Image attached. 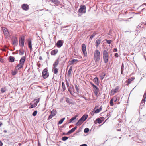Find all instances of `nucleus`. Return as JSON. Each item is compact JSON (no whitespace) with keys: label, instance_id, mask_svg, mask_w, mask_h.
<instances>
[{"label":"nucleus","instance_id":"obj_1","mask_svg":"<svg viewBox=\"0 0 146 146\" xmlns=\"http://www.w3.org/2000/svg\"><path fill=\"white\" fill-rule=\"evenodd\" d=\"M103 56L104 61L105 63L106 64L108 60V50H104L103 52Z\"/></svg>","mask_w":146,"mask_h":146},{"label":"nucleus","instance_id":"obj_2","mask_svg":"<svg viewBox=\"0 0 146 146\" xmlns=\"http://www.w3.org/2000/svg\"><path fill=\"white\" fill-rule=\"evenodd\" d=\"M100 58V52L98 50H96L94 54V58L95 61L96 62H98Z\"/></svg>","mask_w":146,"mask_h":146},{"label":"nucleus","instance_id":"obj_3","mask_svg":"<svg viewBox=\"0 0 146 146\" xmlns=\"http://www.w3.org/2000/svg\"><path fill=\"white\" fill-rule=\"evenodd\" d=\"M86 7L85 5H81L78 11V13H85L86 12Z\"/></svg>","mask_w":146,"mask_h":146},{"label":"nucleus","instance_id":"obj_4","mask_svg":"<svg viewBox=\"0 0 146 146\" xmlns=\"http://www.w3.org/2000/svg\"><path fill=\"white\" fill-rule=\"evenodd\" d=\"M25 42V37L24 36L21 37L19 40V44L21 47H23L24 46Z\"/></svg>","mask_w":146,"mask_h":146},{"label":"nucleus","instance_id":"obj_5","mask_svg":"<svg viewBox=\"0 0 146 146\" xmlns=\"http://www.w3.org/2000/svg\"><path fill=\"white\" fill-rule=\"evenodd\" d=\"M47 69L46 68L42 71V77L44 79L46 78L49 76V73L47 72Z\"/></svg>","mask_w":146,"mask_h":146},{"label":"nucleus","instance_id":"obj_6","mask_svg":"<svg viewBox=\"0 0 146 146\" xmlns=\"http://www.w3.org/2000/svg\"><path fill=\"white\" fill-rule=\"evenodd\" d=\"M56 112V111L55 110H53L52 111H50V114L49 116L47 119L48 120H50L53 116L55 115Z\"/></svg>","mask_w":146,"mask_h":146},{"label":"nucleus","instance_id":"obj_7","mask_svg":"<svg viewBox=\"0 0 146 146\" xmlns=\"http://www.w3.org/2000/svg\"><path fill=\"white\" fill-rule=\"evenodd\" d=\"M82 51L85 57L87 56L86 45L83 44L82 45Z\"/></svg>","mask_w":146,"mask_h":146},{"label":"nucleus","instance_id":"obj_8","mask_svg":"<svg viewBox=\"0 0 146 146\" xmlns=\"http://www.w3.org/2000/svg\"><path fill=\"white\" fill-rule=\"evenodd\" d=\"M12 43L13 45L16 46L18 45V40L16 37H13V38Z\"/></svg>","mask_w":146,"mask_h":146},{"label":"nucleus","instance_id":"obj_9","mask_svg":"<svg viewBox=\"0 0 146 146\" xmlns=\"http://www.w3.org/2000/svg\"><path fill=\"white\" fill-rule=\"evenodd\" d=\"M28 46L29 48L30 49L31 51L32 50V41L31 39L30 38L28 39L27 40Z\"/></svg>","mask_w":146,"mask_h":146},{"label":"nucleus","instance_id":"obj_10","mask_svg":"<svg viewBox=\"0 0 146 146\" xmlns=\"http://www.w3.org/2000/svg\"><path fill=\"white\" fill-rule=\"evenodd\" d=\"M119 88V87L117 86L115 89H112L111 91V95H113L116 92H117Z\"/></svg>","mask_w":146,"mask_h":146},{"label":"nucleus","instance_id":"obj_11","mask_svg":"<svg viewBox=\"0 0 146 146\" xmlns=\"http://www.w3.org/2000/svg\"><path fill=\"white\" fill-rule=\"evenodd\" d=\"M21 7L23 10L25 11H27L29 9V5L27 4H23Z\"/></svg>","mask_w":146,"mask_h":146},{"label":"nucleus","instance_id":"obj_12","mask_svg":"<svg viewBox=\"0 0 146 146\" xmlns=\"http://www.w3.org/2000/svg\"><path fill=\"white\" fill-rule=\"evenodd\" d=\"M3 30L4 34L6 36H8L9 35V33L7 31V29L6 28L3 27Z\"/></svg>","mask_w":146,"mask_h":146},{"label":"nucleus","instance_id":"obj_13","mask_svg":"<svg viewBox=\"0 0 146 146\" xmlns=\"http://www.w3.org/2000/svg\"><path fill=\"white\" fill-rule=\"evenodd\" d=\"M76 127H75L72 128L71 130H69L67 133H66V135H68L69 134H70L71 133H72L73 132H74L75 131V130L76 129Z\"/></svg>","mask_w":146,"mask_h":146},{"label":"nucleus","instance_id":"obj_14","mask_svg":"<svg viewBox=\"0 0 146 146\" xmlns=\"http://www.w3.org/2000/svg\"><path fill=\"white\" fill-rule=\"evenodd\" d=\"M63 42L61 40H58L56 43V46L58 48H60L63 45Z\"/></svg>","mask_w":146,"mask_h":146},{"label":"nucleus","instance_id":"obj_15","mask_svg":"<svg viewBox=\"0 0 146 146\" xmlns=\"http://www.w3.org/2000/svg\"><path fill=\"white\" fill-rule=\"evenodd\" d=\"M24 65L20 63L15 67L16 70H19L23 68Z\"/></svg>","mask_w":146,"mask_h":146},{"label":"nucleus","instance_id":"obj_16","mask_svg":"<svg viewBox=\"0 0 146 146\" xmlns=\"http://www.w3.org/2000/svg\"><path fill=\"white\" fill-rule=\"evenodd\" d=\"M59 60L58 59H57L54 62V63L53 64V68H55L57 67L58 64L59 63Z\"/></svg>","mask_w":146,"mask_h":146},{"label":"nucleus","instance_id":"obj_17","mask_svg":"<svg viewBox=\"0 0 146 146\" xmlns=\"http://www.w3.org/2000/svg\"><path fill=\"white\" fill-rule=\"evenodd\" d=\"M96 107H95L93 110V111H94V113H99L102 109V106L100 107L98 109H97L95 110Z\"/></svg>","mask_w":146,"mask_h":146},{"label":"nucleus","instance_id":"obj_18","mask_svg":"<svg viewBox=\"0 0 146 146\" xmlns=\"http://www.w3.org/2000/svg\"><path fill=\"white\" fill-rule=\"evenodd\" d=\"M50 1H51L54 4L56 5H59L60 3V1L58 0H49Z\"/></svg>","mask_w":146,"mask_h":146},{"label":"nucleus","instance_id":"obj_19","mask_svg":"<svg viewBox=\"0 0 146 146\" xmlns=\"http://www.w3.org/2000/svg\"><path fill=\"white\" fill-rule=\"evenodd\" d=\"M26 58L25 56L22 57L19 60V63L24 65Z\"/></svg>","mask_w":146,"mask_h":146},{"label":"nucleus","instance_id":"obj_20","mask_svg":"<svg viewBox=\"0 0 146 146\" xmlns=\"http://www.w3.org/2000/svg\"><path fill=\"white\" fill-rule=\"evenodd\" d=\"M15 58L11 56H10L9 57L8 60L10 62H13L15 61Z\"/></svg>","mask_w":146,"mask_h":146},{"label":"nucleus","instance_id":"obj_21","mask_svg":"<svg viewBox=\"0 0 146 146\" xmlns=\"http://www.w3.org/2000/svg\"><path fill=\"white\" fill-rule=\"evenodd\" d=\"M88 115L86 114L84 115L80 119L83 121H85L87 118Z\"/></svg>","mask_w":146,"mask_h":146},{"label":"nucleus","instance_id":"obj_22","mask_svg":"<svg viewBox=\"0 0 146 146\" xmlns=\"http://www.w3.org/2000/svg\"><path fill=\"white\" fill-rule=\"evenodd\" d=\"M78 60L77 59H73L69 61L70 65H71L76 62H78Z\"/></svg>","mask_w":146,"mask_h":146},{"label":"nucleus","instance_id":"obj_23","mask_svg":"<svg viewBox=\"0 0 146 146\" xmlns=\"http://www.w3.org/2000/svg\"><path fill=\"white\" fill-rule=\"evenodd\" d=\"M77 117V116L76 115L75 116H74V117H72L69 120V122L68 123H66V124H67L71 122H72L73 121H74V120H75L76 119V118Z\"/></svg>","mask_w":146,"mask_h":146},{"label":"nucleus","instance_id":"obj_24","mask_svg":"<svg viewBox=\"0 0 146 146\" xmlns=\"http://www.w3.org/2000/svg\"><path fill=\"white\" fill-rule=\"evenodd\" d=\"M84 121H83L80 118L78 121L76 122V125H80Z\"/></svg>","mask_w":146,"mask_h":146},{"label":"nucleus","instance_id":"obj_25","mask_svg":"<svg viewBox=\"0 0 146 146\" xmlns=\"http://www.w3.org/2000/svg\"><path fill=\"white\" fill-rule=\"evenodd\" d=\"M30 105H31V106L29 107V109L31 108H35L37 106V104L35 103H34L33 104L31 103H30Z\"/></svg>","mask_w":146,"mask_h":146},{"label":"nucleus","instance_id":"obj_26","mask_svg":"<svg viewBox=\"0 0 146 146\" xmlns=\"http://www.w3.org/2000/svg\"><path fill=\"white\" fill-rule=\"evenodd\" d=\"M93 81L96 84L98 85L99 84L98 79L97 77L95 78L94 79Z\"/></svg>","mask_w":146,"mask_h":146},{"label":"nucleus","instance_id":"obj_27","mask_svg":"<svg viewBox=\"0 0 146 146\" xmlns=\"http://www.w3.org/2000/svg\"><path fill=\"white\" fill-rule=\"evenodd\" d=\"M135 79V78L134 77H132L130 78H129L127 80V83L128 84H130L131 83V82L133 81Z\"/></svg>","mask_w":146,"mask_h":146},{"label":"nucleus","instance_id":"obj_28","mask_svg":"<svg viewBox=\"0 0 146 146\" xmlns=\"http://www.w3.org/2000/svg\"><path fill=\"white\" fill-rule=\"evenodd\" d=\"M58 52V50H54L52 51L51 52V54L52 55H54Z\"/></svg>","mask_w":146,"mask_h":146},{"label":"nucleus","instance_id":"obj_29","mask_svg":"<svg viewBox=\"0 0 146 146\" xmlns=\"http://www.w3.org/2000/svg\"><path fill=\"white\" fill-rule=\"evenodd\" d=\"M73 88V86H69V87H68V90L69 92L70 93V94L71 95H73L74 93L72 92L71 91V90L72 89V88Z\"/></svg>","mask_w":146,"mask_h":146},{"label":"nucleus","instance_id":"obj_30","mask_svg":"<svg viewBox=\"0 0 146 146\" xmlns=\"http://www.w3.org/2000/svg\"><path fill=\"white\" fill-rule=\"evenodd\" d=\"M141 23L142 24H140L139 25L137 26V28H139V27H140L142 28H143L144 27V25H146V21L145 22V23Z\"/></svg>","mask_w":146,"mask_h":146},{"label":"nucleus","instance_id":"obj_31","mask_svg":"<svg viewBox=\"0 0 146 146\" xmlns=\"http://www.w3.org/2000/svg\"><path fill=\"white\" fill-rule=\"evenodd\" d=\"M62 87L63 89V91L64 92L65 91L66 88L65 87V85L64 82H62Z\"/></svg>","mask_w":146,"mask_h":146},{"label":"nucleus","instance_id":"obj_32","mask_svg":"<svg viewBox=\"0 0 146 146\" xmlns=\"http://www.w3.org/2000/svg\"><path fill=\"white\" fill-rule=\"evenodd\" d=\"M70 99L68 98H66V101L68 103H69V104H73L72 102H71L70 100Z\"/></svg>","mask_w":146,"mask_h":146},{"label":"nucleus","instance_id":"obj_33","mask_svg":"<svg viewBox=\"0 0 146 146\" xmlns=\"http://www.w3.org/2000/svg\"><path fill=\"white\" fill-rule=\"evenodd\" d=\"M146 100L144 99H142L141 102L140 103L141 106H143L145 104V102Z\"/></svg>","mask_w":146,"mask_h":146},{"label":"nucleus","instance_id":"obj_34","mask_svg":"<svg viewBox=\"0 0 146 146\" xmlns=\"http://www.w3.org/2000/svg\"><path fill=\"white\" fill-rule=\"evenodd\" d=\"M65 119V118H62L59 121L58 124L59 125L61 124L63 122Z\"/></svg>","mask_w":146,"mask_h":146},{"label":"nucleus","instance_id":"obj_35","mask_svg":"<svg viewBox=\"0 0 146 146\" xmlns=\"http://www.w3.org/2000/svg\"><path fill=\"white\" fill-rule=\"evenodd\" d=\"M101 42V40L100 39H97L96 42V44L97 45H99Z\"/></svg>","mask_w":146,"mask_h":146},{"label":"nucleus","instance_id":"obj_36","mask_svg":"<svg viewBox=\"0 0 146 146\" xmlns=\"http://www.w3.org/2000/svg\"><path fill=\"white\" fill-rule=\"evenodd\" d=\"M72 68V66L70 67L68 72V74L69 75H70L71 74Z\"/></svg>","mask_w":146,"mask_h":146},{"label":"nucleus","instance_id":"obj_37","mask_svg":"<svg viewBox=\"0 0 146 146\" xmlns=\"http://www.w3.org/2000/svg\"><path fill=\"white\" fill-rule=\"evenodd\" d=\"M58 69L56 68H52V71H53V72L54 74H57L58 72Z\"/></svg>","mask_w":146,"mask_h":146},{"label":"nucleus","instance_id":"obj_38","mask_svg":"<svg viewBox=\"0 0 146 146\" xmlns=\"http://www.w3.org/2000/svg\"><path fill=\"white\" fill-rule=\"evenodd\" d=\"M24 53V50H23L22 51L21 49L19 50V54L20 55H22Z\"/></svg>","mask_w":146,"mask_h":146},{"label":"nucleus","instance_id":"obj_39","mask_svg":"<svg viewBox=\"0 0 146 146\" xmlns=\"http://www.w3.org/2000/svg\"><path fill=\"white\" fill-rule=\"evenodd\" d=\"M96 120L97 121L98 123L99 124H100L102 122V120L99 118H97Z\"/></svg>","mask_w":146,"mask_h":146},{"label":"nucleus","instance_id":"obj_40","mask_svg":"<svg viewBox=\"0 0 146 146\" xmlns=\"http://www.w3.org/2000/svg\"><path fill=\"white\" fill-rule=\"evenodd\" d=\"M105 76V74L104 73H102L101 74V75L100 76L101 79L102 80L104 78Z\"/></svg>","mask_w":146,"mask_h":146},{"label":"nucleus","instance_id":"obj_41","mask_svg":"<svg viewBox=\"0 0 146 146\" xmlns=\"http://www.w3.org/2000/svg\"><path fill=\"white\" fill-rule=\"evenodd\" d=\"M74 86H75V88L77 92L79 93V89L78 88L77 85H76V84H74Z\"/></svg>","mask_w":146,"mask_h":146},{"label":"nucleus","instance_id":"obj_42","mask_svg":"<svg viewBox=\"0 0 146 146\" xmlns=\"http://www.w3.org/2000/svg\"><path fill=\"white\" fill-rule=\"evenodd\" d=\"M107 43L109 44H110L112 42V41L111 40H108L107 39L105 40Z\"/></svg>","mask_w":146,"mask_h":146},{"label":"nucleus","instance_id":"obj_43","mask_svg":"<svg viewBox=\"0 0 146 146\" xmlns=\"http://www.w3.org/2000/svg\"><path fill=\"white\" fill-rule=\"evenodd\" d=\"M37 113V111L36 110L35 111H34L32 113V115L33 116H35L36 115Z\"/></svg>","mask_w":146,"mask_h":146},{"label":"nucleus","instance_id":"obj_44","mask_svg":"<svg viewBox=\"0 0 146 146\" xmlns=\"http://www.w3.org/2000/svg\"><path fill=\"white\" fill-rule=\"evenodd\" d=\"M89 131V129L88 128H85L84 130V132L85 133H88Z\"/></svg>","mask_w":146,"mask_h":146},{"label":"nucleus","instance_id":"obj_45","mask_svg":"<svg viewBox=\"0 0 146 146\" xmlns=\"http://www.w3.org/2000/svg\"><path fill=\"white\" fill-rule=\"evenodd\" d=\"M6 91L5 88H2L1 89V92L2 93H4Z\"/></svg>","mask_w":146,"mask_h":146},{"label":"nucleus","instance_id":"obj_46","mask_svg":"<svg viewBox=\"0 0 146 146\" xmlns=\"http://www.w3.org/2000/svg\"><path fill=\"white\" fill-rule=\"evenodd\" d=\"M62 138V140L63 141H65L68 139V137L66 136H64V137H63Z\"/></svg>","mask_w":146,"mask_h":146},{"label":"nucleus","instance_id":"obj_47","mask_svg":"<svg viewBox=\"0 0 146 146\" xmlns=\"http://www.w3.org/2000/svg\"><path fill=\"white\" fill-rule=\"evenodd\" d=\"M123 68H124V65H123V63L122 64V65L121 66V74H122V73L123 72V70H124Z\"/></svg>","mask_w":146,"mask_h":146},{"label":"nucleus","instance_id":"obj_48","mask_svg":"<svg viewBox=\"0 0 146 146\" xmlns=\"http://www.w3.org/2000/svg\"><path fill=\"white\" fill-rule=\"evenodd\" d=\"M110 103V105L111 106H112L114 105L113 99H112L111 100Z\"/></svg>","mask_w":146,"mask_h":146},{"label":"nucleus","instance_id":"obj_49","mask_svg":"<svg viewBox=\"0 0 146 146\" xmlns=\"http://www.w3.org/2000/svg\"><path fill=\"white\" fill-rule=\"evenodd\" d=\"M96 35V33H93L92 35H91L90 36V39H92L93 37H94Z\"/></svg>","mask_w":146,"mask_h":146},{"label":"nucleus","instance_id":"obj_50","mask_svg":"<svg viewBox=\"0 0 146 146\" xmlns=\"http://www.w3.org/2000/svg\"><path fill=\"white\" fill-rule=\"evenodd\" d=\"M99 90H94V92L95 95L96 96L98 94V91Z\"/></svg>","mask_w":146,"mask_h":146},{"label":"nucleus","instance_id":"obj_51","mask_svg":"<svg viewBox=\"0 0 146 146\" xmlns=\"http://www.w3.org/2000/svg\"><path fill=\"white\" fill-rule=\"evenodd\" d=\"M17 74V72L15 71H13L12 72V74L13 75H15Z\"/></svg>","mask_w":146,"mask_h":146},{"label":"nucleus","instance_id":"obj_52","mask_svg":"<svg viewBox=\"0 0 146 146\" xmlns=\"http://www.w3.org/2000/svg\"><path fill=\"white\" fill-rule=\"evenodd\" d=\"M39 100H40V98H38L37 99H36L35 100H36V102H35L34 103H36V104H37L39 102Z\"/></svg>","mask_w":146,"mask_h":146},{"label":"nucleus","instance_id":"obj_53","mask_svg":"<svg viewBox=\"0 0 146 146\" xmlns=\"http://www.w3.org/2000/svg\"><path fill=\"white\" fill-rule=\"evenodd\" d=\"M146 93H145L144 94V95L143 96V99H144V100H145L146 98Z\"/></svg>","mask_w":146,"mask_h":146},{"label":"nucleus","instance_id":"obj_54","mask_svg":"<svg viewBox=\"0 0 146 146\" xmlns=\"http://www.w3.org/2000/svg\"><path fill=\"white\" fill-rule=\"evenodd\" d=\"M114 56L115 57H118V54L117 53H115V54Z\"/></svg>","mask_w":146,"mask_h":146},{"label":"nucleus","instance_id":"obj_55","mask_svg":"<svg viewBox=\"0 0 146 146\" xmlns=\"http://www.w3.org/2000/svg\"><path fill=\"white\" fill-rule=\"evenodd\" d=\"M113 51L114 52H116L117 51V49L116 48H115L113 50Z\"/></svg>","mask_w":146,"mask_h":146},{"label":"nucleus","instance_id":"obj_56","mask_svg":"<svg viewBox=\"0 0 146 146\" xmlns=\"http://www.w3.org/2000/svg\"><path fill=\"white\" fill-rule=\"evenodd\" d=\"M66 84L68 87H69V83L67 80H66Z\"/></svg>","mask_w":146,"mask_h":146},{"label":"nucleus","instance_id":"obj_57","mask_svg":"<svg viewBox=\"0 0 146 146\" xmlns=\"http://www.w3.org/2000/svg\"><path fill=\"white\" fill-rule=\"evenodd\" d=\"M80 146H87V145L86 144H83L80 145Z\"/></svg>","mask_w":146,"mask_h":146},{"label":"nucleus","instance_id":"obj_58","mask_svg":"<svg viewBox=\"0 0 146 146\" xmlns=\"http://www.w3.org/2000/svg\"><path fill=\"white\" fill-rule=\"evenodd\" d=\"M94 90H99V89L96 86L95 88H94Z\"/></svg>","mask_w":146,"mask_h":146},{"label":"nucleus","instance_id":"obj_59","mask_svg":"<svg viewBox=\"0 0 146 146\" xmlns=\"http://www.w3.org/2000/svg\"><path fill=\"white\" fill-rule=\"evenodd\" d=\"M3 145V143L0 140V146H2Z\"/></svg>","mask_w":146,"mask_h":146},{"label":"nucleus","instance_id":"obj_60","mask_svg":"<svg viewBox=\"0 0 146 146\" xmlns=\"http://www.w3.org/2000/svg\"><path fill=\"white\" fill-rule=\"evenodd\" d=\"M95 113H94V111H93H93L91 113V114L93 116L94 115V114Z\"/></svg>","mask_w":146,"mask_h":146},{"label":"nucleus","instance_id":"obj_61","mask_svg":"<svg viewBox=\"0 0 146 146\" xmlns=\"http://www.w3.org/2000/svg\"><path fill=\"white\" fill-rule=\"evenodd\" d=\"M39 59L40 60H42V57L41 56H40L39 57Z\"/></svg>","mask_w":146,"mask_h":146},{"label":"nucleus","instance_id":"obj_62","mask_svg":"<svg viewBox=\"0 0 146 146\" xmlns=\"http://www.w3.org/2000/svg\"><path fill=\"white\" fill-rule=\"evenodd\" d=\"M117 99H118V98L117 97L116 98V99L115 100H114V102H115L116 101H117Z\"/></svg>","mask_w":146,"mask_h":146},{"label":"nucleus","instance_id":"obj_63","mask_svg":"<svg viewBox=\"0 0 146 146\" xmlns=\"http://www.w3.org/2000/svg\"><path fill=\"white\" fill-rule=\"evenodd\" d=\"M92 86L93 87V88H95L96 86L95 85H93Z\"/></svg>","mask_w":146,"mask_h":146},{"label":"nucleus","instance_id":"obj_64","mask_svg":"<svg viewBox=\"0 0 146 146\" xmlns=\"http://www.w3.org/2000/svg\"><path fill=\"white\" fill-rule=\"evenodd\" d=\"M38 146H41L40 144L39 143H38Z\"/></svg>","mask_w":146,"mask_h":146}]
</instances>
